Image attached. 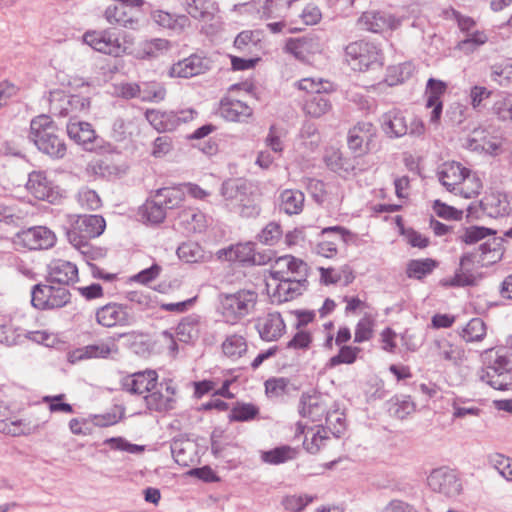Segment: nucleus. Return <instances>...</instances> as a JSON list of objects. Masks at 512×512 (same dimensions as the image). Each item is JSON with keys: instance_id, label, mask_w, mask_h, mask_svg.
I'll return each mask as SVG.
<instances>
[{"instance_id": "nucleus-1", "label": "nucleus", "mask_w": 512, "mask_h": 512, "mask_svg": "<svg viewBox=\"0 0 512 512\" xmlns=\"http://www.w3.org/2000/svg\"><path fill=\"white\" fill-rule=\"evenodd\" d=\"M28 137L40 152L52 159H62L67 153L65 140L48 115H39L31 120Z\"/></svg>"}, {"instance_id": "nucleus-2", "label": "nucleus", "mask_w": 512, "mask_h": 512, "mask_svg": "<svg viewBox=\"0 0 512 512\" xmlns=\"http://www.w3.org/2000/svg\"><path fill=\"white\" fill-rule=\"evenodd\" d=\"M438 178L447 191L466 199L476 197L482 189L478 175L458 162L444 163L438 171Z\"/></svg>"}, {"instance_id": "nucleus-3", "label": "nucleus", "mask_w": 512, "mask_h": 512, "mask_svg": "<svg viewBox=\"0 0 512 512\" xmlns=\"http://www.w3.org/2000/svg\"><path fill=\"white\" fill-rule=\"evenodd\" d=\"M106 221L101 215H67L65 234L69 243L87 253L89 241L103 234Z\"/></svg>"}, {"instance_id": "nucleus-4", "label": "nucleus", "mask_w": 512, "mask_h": 512, "mask_svg": "<svg viewBox=\"0 0 512 512\" xmlns=\"http://www.w3.org/2000/svg\"><path fill=\"white\" fill-rule=\"evenodd\" d=\"M489 364L480 373V380L496 390L512 389V352L505 348L487 349L484 352Z\"/></svg>"}, {"instance_id": "nucleus-5", "label": "nucleus", "mask_w": 512, "mask_h": 512, "mask_svg": "<svg viewBox=\"0 0 512 512\" xmlns=\"http://www.w3.org/2000/svg\"><path fill=\"white\" fill-rule=\"evenodd\" d=\"M295 86L299 90L308 93V97L302 105V109L307 116L320 118L331 111L332 103L325 95L335 90L331 82L321 78H303Z\"/></svg>"}, {"instance_id": "nucleus-6", "label": "nucleus", "mask_w": 512, "mask_h": 512, "mask_svg": "<svg viewBox=\"0 0 512 512\" xmlns=\"http://www.w3.org/2000/svg\"><path fill=\"white\" fill-rule=\"evenodd\" d=\"M83 42L97 52L119 57L129 54L133 38L128 34L120 37L110 30L88 31L83 35Z\"/></svg>"}, {"instance_id": "nucleus-7", "label": "nucleus", "mask_w": 512, "mask_h": 512, "mask_svg": "<svg viewBox=\"0 0 512 512\" xmlns=\"http://www.w3.org/2000/svg\"><path fill=\"white\" fill-rule=\"evenodd\" d=\"M258 295L252 290H240L221 296L220 312L226 323L236 324L248 315L257 303Z\"/></svg>"}, {"instance_id": "nucleus-8", "label": "nucleus", "mask_w": 512, "mask_h": 512, "mask_svg": "<svg viewBox=\"0 0 512 512\" xmlns=\"http://www.w3.org/2000/svg\"><path fill=\"white\" fill-rule=\"evenodd\" d=\"M346 61L355 71H366L382 65L380 48L368 41L360 40L348 44L345 48Z\"/></svg>"}, {"instance_id": "nucleus-9", "label": "nucleus", "mask_w": 512, "mask_h": 512, "mask_svg": "<svg viewBox=\"0 0 512 512\" xmlns=\"http://www.w3.org/2000/svg\"><path fill=\"white\" fill-rule=\"evenodd\" d=\"M412 12L409 8L403 9L398 14L384 11H367L358 19V24L363 30L384 33L399 28L404 21L411 17Z\"/></svg>"}, {"instance_id": "nucleus-10", "label": "nucleus", "mask_w": 512, "mask_h": 512, "mask_svg": "<svg viewBox=\"0 0 512 512\" xmlns=\"http://www.w3.org/2000/svg\"><path fill=\"white\" fill-rule=\"evenodd\" d=\"M55 233L45 226H33L14 234L11 242L17 250H46L56 243Z\"/></svg>"}, {"instance_id": "nucleus-11", "label": "nucleus", "mask_w": 512, "mask_h": 512, "mask_svg": "<svg viewBox=\"0 0 512 512\" xmlns=\"http://www.w3.org/2000/svg\"><path fill=\"white\" fill-rule=\"evenodd\" d=\"M503 143L504 137L501 131L488 126L475 128L465 139L464 146L471 151L498 155L502 151Z\"/></svg>"}, {"instance_id": "nucleus-12", "label": "nucleus", "mask_w": 512, "mask_h": 512, "mask_svg": "<svg viewBox=\"0 0 512 512\" xmlns=\"http://www.w3.org/2000/svg\"><path fill=\"white\" fill-rule=\"evenodd\" d=\"M197 115V111L192 108L181 109L179 111L148 109L145 112L147 121L158 132L174 131L180 125L193 121Z\"/></svg>"}, {"instance_id": "nucleus-13", "label": "nucleus", "mask_w": 512, "mask_h": 512, "mask_svg": "<svg viewBox=\"0 0 512 512\" xmlns=\"http://www.w3.org/2000/svg\"><path fill=\"white\" fill-rule=\"evenodd\" d=\"M117 3L110 5L104 12V17L109 24L119 25L134 29L138 25L143 0H115Z\"/></svg>"}, {"instance_id": "nucleus-14", "label": "nucleus", "mask_w": 512, "mask_h": 512, "mask_svg": "<svg viewBox=\"0 0 512 512\" xmlns=\"http://www.w3.org/2000/svg\"><path fill=\"white\" fill-rule=\"evenodd\" d=\"M35 285L31 292V303L38 309H56L70 301V292L64 286Z\"/></svg>"}, {"instance_id": "nucleus-15", "label": "nucleus", "mask_w": 512, "mask_h": 512, "mask_svg": "<svg viewBox=\"0 0 512 512\" xmlns=\"http://www.w3.org/2000/svg\"><path fill=\"white\" fill-rule=\"evenodd\" d=\"M51 111L62 117L72 120L81 113H87L90 108L88 97L80 95H67L61 91H53L50 98Z\"/></svg>"}, {"instance_id": "nucleus-16", "label": "nucleus", "mask_w": 512, "mask_h": 512, "mask_svg": "<svg viewBox=\"0 0 512 512\" xmlns=\"http://www.w3.org/2000/svg\"><path fill=\"white\" fill-rule=\"evenodd\" d=\"M96 322L105 328L126 327L134 323L130 308L121 303L110 302L95 312Z\"/></svg>"}, {"instance_id": "nucleus-17", "label": "nucleus", "mask_w": 512, "mask_h": 512, "mask_svg": "<svg viewBox=\"0 0 512 512\" xmlns=\"http://www.w3.org/2000/svg\"><path fill=\"white\" fill-rule=\"evenodd\" d=\"M428 486L434 491L453 498L462 491V484L457 474L448 468L434 469L427 478Z\"/></svg>"}, {"instance_id": "nucleus-18", "label": "nucleus", "mask_w": 512, "mask_h": 512, "mask_svg": "<svg viewBox=\"0 0 512 512\" xmlns=\"http://www.w3.org/2000/svg\"><path fill=\"white\" fill-rule=\"evenodd\" d=\"M221 195L227 202L228 206L236 209L241 215L253 216L259 213V209L255 205H247L245 203L247 197L242 191V186L236 180H228L222 184Z\"/></svg>"}, {"instance_id": "nucleus-19", "label": "nucleus", "mask_w": 512, "mask_h": 512, "mask_svg": "<svg viewBox=\"0 0 512 512\" xmlns=\"http://www.w3.org/2000/svg\"><path fill=\"white\" fill-rule=\"evenodd\" d=\"M158 375L154 370H145L126 375L121 379L123 391L133 395H147L157 385Z\"/></svg>"}, {"instance_id": "nucleus-20", "label": "nucleus", "mask_w": 512, "mask_h": 512, "mask_svg": "<svg viewBox=\"0 0 512 512\" xmlns=\"http://www.w3.org/2000/svg\"><path fill=\"white\" fill-rule=\"evenodd\" d=\"M26 187L28 191L39 200L54 203L60 198L58 187L55 186L42 171L31 172Z\"/></svg>"}, {"instance_id": "nucleus-21", "label": "nucleus", "mask_w": 512, "mask_h": 512, "mask_svg": "<svg viewBox=\"0 0 512 512\" xmlns=\"http://www.w3.org/2000/svg\"><path fill=\"white\" fill-rule=\"evenodd\" d=\"M210 68V60L199 54L178 61L170 68L171 77L190 78L206 72Z\"/></svg>"}, {"instance_id": "nucleus-22", "label": "nucleus", "mask_w": 512, "mask_h": 512, "mask_svg": "<svg viewBox=\"0 0 512 512\" xmlns=\"http://www.w3.org/2000/svg\"><path fill=\"white\" fill-rule=\"evenodd\" d=\"M78 280L77 266L67 260L54 259L48 266V281L59 286H68Z\"/></svg>"}, {"instance_id": "nucleus-23", "label": "nucleus", "mask_w": 512, "mask_h": 512, "mask_svg": "<svg viewBox=\"0 0 512 512\" xmlns=\"http://www.w3.org/2000/svg\"><path fill=\"white\" fill-rule=\"evenodd\" d=\"M484 213L491 218H500L512 213V197L502 192H491L480 202Z\"/></svg>"}, {"instance_id": "nucleus-24", "label": "nucleus", "mask_w": 512, "mask_h": 512, "mask_svg": "<svg viewBox=\"0 0 512 512\" xmlns=\"http://www.w3.org/2000/svg\"><path fill=\"white\" fill-rule=\"evenodd\" d=\"M220 115L231 122H247L253 115V109L245 102L226 96L221 99Z\"/></svg>"}, {"instance_id": "nucleus-25", "label": "nucleus", "mask_w": 512, "mask_h": 512, "mask_svg": "<svg viewBox=\"0 0 512 512\" xmlns=\"http://www.w3.org/2000/svg\"><path fill=\"white\" fill-rule=\"evenodd\" d=\"M151 17L158 26L170 31L172 35H181L191 26L190 18L185 14L156 10Z\"/></svg>"}, {"instance_id": "nucleus-26", "label": "nucleus", "mask_w": 512, "mask_h": 512, "mask_svg": "<svg viewBox=\"0 0 512 512\" xmlns=\"http://www.w3.org/2000/svg\"><path fill=\"white\" fill-rule=\"evenodd\" d=\"M376 129L370 122H359L348 132V146L357 153L365 152L374 136Z\"/></svg>"}, {"instance_id": "nucleus-27", "label": "nucleus", "mask_w": 512, "mask_h": 512, "mask_svg": "<svg viewBox=\"0 0 512 512\" xmlns=\"http://www.w3.org/2000/svg\"><path fill=\"white\" fill-rule=\"evenodd\" d=\"M447 89L446 83L441 80L430 78L427 81L425 89L426 107L432 108L430 114V122L438 123L441 117L443 104L441 101L442 95Z\"/></svg>"}, {"instance_id": "nucleus-28", "label": "nucleus", "mask_w": 512, "mask_h": 512, "mask_svg": "<svg viewBox=\"0 0 512 512\" xmlns=\"http://www.w3.org/2000/svg\"><path fill=\"white\" fill-rule=\"evenodd\" d=\"M293 441L302 442L307 452L315 454L325 446L328 437L326 431L320 427L305 429L302 424H299Z\"/></svg>"}, {"instance_id": "nucleus-29", "label": "nucleus", "mask_w": 512, "mask_h": 512, "mask_svg": "<svg viewBox=\"0 0 512 512\" xmlns=\"http://www.w3.org/2000/svg\"><path fill=\"white\" fill-rule=\"evenodd\" d=\"M308 265L301 259L290 256V299L303 294L308 288Z\"/></svg>"}, {"instance_id": "nucleus-30", "label": "nucleus", "mask_w": 512, "mask_h": 512, "mask_svg": "<svg viewBox=\"0 0 512 512\" xmlns=\"http://www.w3.org/2000/svg\"><path fill=\"white\" fill-rule=\"evenodd\" d=\"M67 134L77 144L86 150H92L97 140V135L92 125L88 122L70 119L67 124Z\"/></svg>"}, {"instance_id": "nucleus-31", "label": "nucleus", "mask_w": 512, "mask_h": 512, "mask_svg": "<svg viewBox=\"0 0 512 512\" xmlns=\"http://www.w3.org/2000/svg\"><path fill=\"white\" fill-rule=\"evenodd\" d=\"M218 257L224 258L227 261H238L257 265L265 263V261L257 259L254 244L251 242L239 243L227 249H222L218 252Z\"/></svg>"}, {"instance_id": "nucleus-32", "label": "nucleus", "mask_w": 512, "mask_h": 512, "mask_svg": "<svg viewBox=\"0 0 512 512\" xmlns=\"http://www.w3.org/2000/svg\"><path fill=\"white\" fill-rule=\"evenodd\" d=\"M171 49V42L167 39L155 38L151 40H144L133 47L131 45L129 54L138 59L156 58Z\"/></svg>"}, {"instance_id": "nucleus-33", "label": "nucleus", "mask_w": 512, "mask_h": 512, "mask_svg": "<svg viewBox=\"0 0 512 512\" xmlns=\"http://www.w3.org/2000/svg\"><path fill=\"white\" fill-rule=\"evenodd\" d=\"M40 425L30 418H6L0 420V433L12 436H29L39 431Z\"/></svg>"}, {"instance_id": "nucleus-34", "label": "nucleus", "mask_w": 512, "mask_h": 512, "mask_svg": "<svg viewBox=\"0 0 512 512\" xmlns=\"http://www.w3.org/2000/svg\"><path fill=\"white\" fill-rule=\"evenodd\" d=\"M189 16L197 20L212 19L219 12V5L214 0H178Z\"/></svg>"}, {"instance_id": "nucleus-35", "label": "nucleus", "mask_w": 512, "mask_h": 512, "mask_svg": "<svg viewBox=\"0 0 512 512\" xmlns=\"http://www.w3.org/2000/svg\"><path fill=\"white\" fill-rule=\"evenodd\" d=\"M285 322L279 313H270L259 319L256 328L265 341L277 340L285 331Z\"/></svg>"}, {"instance_id": "nucleus-36", "label": "nucleus", "mask_w": 512, "mask_h": 512, "mask_svg": "<svg viewBox=\"0 0 512 512\" xmlns=\"http://www.w3.org/2000/svg\"><path fill=\"white\" fill-rule=\"evenodd\" d=\"M179 225L187 233H203L206 231L209 220L207 216L196 208H188L179 212L178 214Z\"/></svg>"}, {"instance_id": "nucleus-37", "label": "nucleus", "mask_w": 512, "mask_h": 512, "mask_svg": "<svg viewBox=\"0 0 512 512\" xmlns=\"http://www.w3.org/2000/svg\"><path fill=\"white\" fill-rule=\"evenodd\" d=\"M204 324L199 315L191 314L184 317L176 327V335L179 341L194 343L200 337Z\"/></svg>"}, {"instance_id": "nucleus-38", "label": "nucleus", "mask_w": 512, "mask_h": 512, "mask_svg": "<svg viewBox=\"0 0 512 512\" xmlns=\"http://www.w3.org/2000/svg\"><path fill=\"white\" fill-rule=\"evenodd\" d=\"M382 129L391 138H399L408 133V123L403 113L393 109L381 117Z\"/></svg>"}, {"instance_id": "nucleus-39", "label": "nucleus", "mask_w": 512, "mask_h": 512, "mask_svg": "<svg viewBox=\"0 0 512 512\" xmlns=\"http://www.w3.org/2000/svg\"><path fill=\"white\" fill-rule=\"evenodd\" d=\"M322 50L321 44L315 38L290 39V53L305 63H312L316 54Z\"/></svg>"}, {"instance_id": "nucleus-40", "label": "nucleus", "mask_w": 512, "mask_h": 512, "mask_svg": "<svg viewBox=\"0 0 512 512\" xmlns=\"http://www.w3.org/2000/svg\"><path fill=\"white\" fill-rule=\"evenodd\" d=\"M299 411L303 417H308L313 422L321 421L328 413L322 397L317 394H304L301 397Z\"/></svg>"}, {"instance_id": "nucleus-41", "label": "nucleus", "mask_w": 512, "mask_h": 512, "mask_svg": "<svg viewBox=\"0 0 512 512\" xmlns=\"http://www.w3.org/2000/svg\"><path fill=\"white\" fill-rule=\"evenodd\" d=\"M117 351L118 348L115 343L101 342L73 351L70 355V360L75 362L91 358H106L111 353H116Z\"/></svg>"}, {"instance_id": "nucleus-42", "label": "nucleus", "mask_w": 512, "mask_h": 512, "mask_svg": "<svg viewBox=\"0 0 512 512\" xmlns=\"http://www.w3.org/2000/svg\"><path fill=\"white\" fill-rule=\"evenodd\" d=\"M224 356L232 361L241 358L248 350L245 336L237 333L227 335L221 344Z\"/></svg>"}, {"instance_id": "nucleus-43", "label": "nucleus", "mask_w": 512, "mask_h": 512, "mask_svg": "<svg viewBox=\"0 0 512 512\" xmlns=\"http://www.w3.org/2000/svg\"><path fill=\"white\" fill-rule=\"evenodd\" d=\"M431 352L433 355L439 357L442 360L457 364L462 361L464 352L461 348L453 345L447 339H437L431 346Z\"/></svg>"}, {"instance_id": "nucleus-44", "label": "nucleus", "mask_w": 512, "mask_h": 512, "mask_svg": "<svg viewBox=\"0 0 512 512\" xmlns=\"http://www.w3.org/2000/svg\"><path fill=\"white\" fill-rule=\"evenodd\" d=\"M25 339L24 330L12 318L0 323V344L11 347L21 344Z\"/></svg>"}, {"instance_id": "nucleus-45", "label": "nucleus", "mask_w": 512, "mask_h": 512, "mask_svg": "<svg viewBox=\"0 0 512 512\" xmlns=\"http://www.w3.org/2000/svg\"><path fill=\"white\" fill-rule=\"evenodd\" d=\"M166 210L180 208L185 201V190L181 186L158 189L154 194Z\"/></svg>"}, {"instance_id": "nucleus-46", "label": "nucleus", "mask_w": 512, "mask_h": 512, "mask_svg": "<svg viewBox=\"0 0 512 512\" xmlns=\"http://www.w3.org/2000/svg\"><path fill=\"white\" fill-rule=\"evenodd\" d=\"M470 261L469 255H464L460 259V268L456 271L455 275L450 278H445L441 281L443 286L447 287H463L471 286L476 283L475 275L465 265Z\"/></svg>"}, {"instance_id": "nucleus-47", "label": "nucleus", "mask_w": 512, "mask_h": 512, "mask_svg": "<svg viewBox=\"0 0 512 512\" xmlns=\"http://www.w3.org/2000/svg\"><path fill=\"white\" fill-rule=\"evenodd\" d=\"M261 33L246 30L240 32L234 40V47L241 53L253 54L260 48Z\"/></svg>"}, {"instance_id": "nucleus-48", "label": "nucleus", "mask_w": 512, "mask_h": 512, "mask_svg": "<svg viewBox=\"0 0 512 512\" xmlns=\"http://www.w3.org/2000/svg\"><path fill=\"white\" fill-rule=\"evenodd\" d=\"M173 394V389L167 386L165 388V393L161 391H151L144 396V399L150 410L164 411L172 407Z\"/></svg>"}, {"instance_id": "nucleus-49", "label": "nucleus", "mask_w": 512, "mask_h": 512, "mask_svg": "<svg viewBox=\"0 0 512 512\" xmlns=\"http://www.w3.org/2000/svg\"><path fill=\"white\" fill-rule=\"evenodd\" d=\"M179 259L186 263H197L206 259V252L196 242L182 243L177 249Z\"/></svg>"}, {"instance_id": "nucleus-50", "label": "nucleus", "mask_w": 512, "mask_h": 512, "mask_svg": "<svg viewBox=\"0 0 512 512\" xmlns=\"http://www.w3.org/2000/svg\"><path fill=\"white\" fill-rule=\"evenodd\" d=\"M155 195L152 199L147 200L141 207V215L148 222L158 224L163 222L166 217V211Z\"/></svg>"}, {"instance_id": "nucleus-51", "label": "nucleus", "mask_w": 512, "mask_h": 512, "mask_svg": "<svg viewBox=\"0 0 512 512\" xmlns=\"http://www.w3.org/2000/svg\"><path fill=\"white\" fill-rule=\"evenodd\" d=\"M375 317L370 313H365L358 321L354 332V342L363 343L369 341L374 334Z\"/></svg>"}, {"instance_id": "nucleus-52", "label": "nucleus", "mask_w": 512, "mask_h": 512, "mask_svg": "<svg viewBox=\"0 0 512 512\" xmlns=\"http://www.w3.org/2000/svg\"><path fill=\"white\" fill-rule=\"evenodd\" d=\"M471 401L462 397H456L451 402L452 418L463 419L466 417H478L481 409L470 405Z\"/></svg>"}, {"instance_id": "nucleus-53", "label": "nucleus", "mask_w": 512, "mask_h": 512, "mask_svg": "<svg viewBox=\"0 0 512 512\" xmlns=\"http://www.w3.org/2000/svg\"><path fill=\"white\" fill-rule=\"evenodd\" d=\"M460 335L465 342H479L486 335V325L482 319L473 318L463 327Z\"/></svg>"}, {"instance_id": "nucleus-54", "label": "nucleus", "mask_w": 512, "mask_h": 512, "mask_svg": "<svg viewBox=\"0 0 512 512\" xmlns=\"http://www.w3.org/2000/svg\"><path fill=\"white\" fill-rule=\"evenodd\" d=\"M266 289L273 304H283L288 301V281L267 279Z\"/></svg>"}, {"instance_id": "nucleus-55", "label": "nucleus", "mask_w": 512, "mask_h": 512, "mask_svg": "<svg viewBox=\"0 0 512 512\" xmlns=\"http://www.w3.org/2000/svg\"><path fill=\"white\" fill-rule=\"evenodd\" d=\"M326 165L334 172L343 175L353 170L349 160L344 159L339 150H328L324 157Z\"/></svg>"}, {"instance_id": "nucleus-56", "label": "nucleus", "mask_w": 512, "mask_h": 512, "mask_svg": "<svg viewBox=\"0 0 512 512\" xmlns=\"http://www.w3.org/2000/svg\"><path fill=\"white\" fill-rule=\"evenodd\" d=\"M436 267V262L432 259L411 260L407 265V275L409 278L421 279L430 274Z\"/></svg>"}, {"instance_id": "nucleus-57", "label": "nucleus", "mask_w": 512, "mask_h": 512, "mask_svg": "<svg viewBox=\"0 0 512 512\" xmlns=\"http://www.w3.org/2000/svg\"><path fill=\"white\" fill-rule=\"evenodd\" d=\"M259 413L257 406L251 403H237L230 411L229 419L231 421H250Z\"/></svg>"}, {"instance_id": "nucleus-58", "label": "nucleus", "mask_w": 512, "mask_h": 512, "mask_svg": "<svg viewBox=\"0 0 512 512\" xmlns=\"http://www.w3.org/2000/svg\"><path fill=\"white\" fill-rule=\"evenodd\" d=\"M79 206L84 210H97L101 207L102 202L96 191L84 187L80 189L76 195Z\"/></svg>"}, {"instance_id": "nucleus-59", "label": "nucleus", "mask_w": 512, "mask_h": 512, "mask_svg": "<svg viewBox=\"0 0 512 512\" xmlns=\"http://www.w3.org/2000/svg\"><path fill=\"white\" fill-rule=\"evenodd\" d=\"M360 352L361 348L359 347L344 345L340 348L337 355L330 358L329 366L335 367L340 364H353Z\"/></svg>"}, {"instance_id": "nucleus-60", "label": "nucleus", "mask_w": 512, "mask_h": 512, "mask_svg": "<svg viewBox=\"0 0 512 512\" xmlns=\"http://www.w3.org/2000/svg\"><path fill=\"white\" fill-rule=\"evenodd\" d=\"M488 41V36L484 31H473L468 33L466 38L460 41L457 45L458 49L470 53L477 49L479 46L485 44Z\"/></svg>"}, {"instance_id": "nucleus-61", "label": "nucleus", "mask_w": 512, "mask_h": 512, "mask_svg": "<svg viewBox=\"0 0 512 512\" xmlns=\"http://www.w3.org/2000/svg\"><path fill=\"white\" fill-rule=\"evenodd\" d=\"M491 234H495V231L492 229L481 226H471L463 230L462 234L459 236V239L462 242L471 245L477 243L478 241L486 238Z\"/></svg>"}, {"instance_id": "nucleus-62", "label": "nucleus", "mask_w": 512, "mask_h": 512, "mask_svg": "<svg viewBox=\"0 0 512 512\" xmlns=\"http://www.w3.org/2000/svg\"><path fill=\"white\" fill-rule=\"evenodd\" d=\"M165 95V89L157 83H144L140 87V99L142 101H161L165 98Z\"/></svg>"}, {"instance_id": "nucleus-63", "label": "nucleus", "mask_w": 512, "mask_h": 512, "mask_svg": "<svg viewBox=\"0 0 512 512\" xmlns=\"http://www.w3.org/2000/svg\"><path fill=\"white\" fill-rule=\"evenodd\" d=\"M493 111L499 119L512 121V94L501 95L494 102Z\"/></svg>"}, {"instance_id": "nucleus-64", "label": "nucleus", "mask_w": 512, "mask_h": 512, "mask_svg": "<svg viewBox=\"0 0 512 512\" xmlns=\"http://www.w3.org/2000/svg\"><path fill=\"white\" fill-rule=\"evenodd\" d=\"M282 236V230L278 223H268L258 234V240L265 245L276 244Z\"/></svg>"}]
</instances>
